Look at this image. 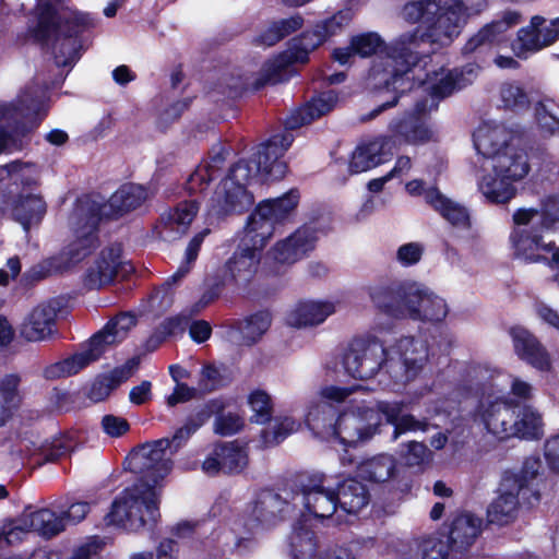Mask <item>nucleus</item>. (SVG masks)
Masks as SVG:
<instances>
[{
    "instance_id": "nucleus-1",
    "label": "nucleus",
    "mask_w": 559,
    "mask_h": 559,
    "mask_svg": "<svg viewBox=\"0 0 559 559\" xmlns=\"http://www.w3.org/2000/svg\"><path fill=\"white\" fill-rule=\"evenodd\" d=\"M486 0H417L403 5L402 16L412 24L419 25L412 32L404 33L390 47L382 88L393 92L391 99L379 104L360 120L370 121L384 110L394 107L402 95L419 87L425 82L416 81L413 68L420 61L424 52L420 44L448 46L459 36L465 23V14L479 13Z\"/></svg>"
},
{
    "instance_id": "nucleus-2",
    "label": "nucleus",
    "mask_w": 559,
    "mask_h": 559,
    "mask_svg": "<svg viewBox=\"0 0 559 559\" xmlns=\"http://www.w3.org/2000/svg\"><path fill=\"white\" fill-rule=\"evenodd\" d=\"M166 438L139 444L130 453L129 469L136 480L111 502L104 524H158L162 520L159 483L170 473L173 461L167 455Z\"/></svg>"
},
{
    "instance_id": "nucleus-3",
    "label": "nucleus",
    "mask_w": 559,
    "mask_h": 559,
    "mask_svg": "<svg viewBox=\"0 0 559 559\" xmlns=\"http://www.w3.org/2000/svg\"><path fill=\"white\" fill-rule=\"evenodd\" d=\"M518 22L516 13H508L502 20L484 25L462 48V55L473 56L475 62L448 70L426 88L427 95L419 100H426L427 107L436 111L442 100L471 85L481 68L476 62L486 63L493 49L503 41L504 33Z\"/></svg>"
},
{
    "instance_id": "nucleus-4",
    "label": "nucleus",
    "mask_w": 559,
    "mask_h": 559,
    "mask_svg": "<svg viewBox=\"0 0 559 559\" xmlns=\"http://www.w3.org/2000/svg\"><path fill=\"white\" fill-rule=\"evenodd\" d=\"M93 26L90 14L62 16L52 0H43L37 5L36 24L27 28V34L41 48L50 46L58 67H72L83 52L82 35Z\"/></svg>"
},
{
    "instance_id": "nucleus-5",
    "label": "nucleus",
    "mask_w": 559,
    "mask_h": 559,
    "mask_svg": "<svg viewBox=\"0 0 559 559\" xmlns=\"http://www.w3.org/2000/svg\"><path fill=\"white\" fill-rule=\"evenodd\" d=\"M228 155L229 150L223 144L213 145L209 158L200 163L188 176L183 189L191 199L178 202L159 215L155 229L160 239L174 241L187 233L200 210L204 192L221 175Z\"/></svg>"
},
{
    "instance_id": "nucleus-6",
    "label": "nucleus",
    "mask_w": 559,
    "mask_h": 559,
    "mask_svg": "<svg viewBox=\"0 0 559 559\" xmlns=\"http://www.w3.org/2000/svg\"><path fill=\"white\" fill-rule=\"evenodd\" d=\"M497 131H487L474 139L475 148L486 158L493 159L495 175H486L479 189L490 203L504 204L516 194L514 181L523 179L530 171L525 150L510 143L497 142Z\"/></svg>"
},
{
    "instance_id": "nucleus-7",
    "label": "nucleus",
    "mask_w": 559,
    "mask_h": 559,
    "mask_svg": "<svg viewBox=\"0 0 559 559\" xmlns=\"http://www.w3.org/2000/svg\"><path fill=\"white\" fill-rule=\"evenodd\" d=\"M0 171L7 173V177L0 179V219L10 214L28 231L32 225L43 221L47 212V203L37 192L38 176L31 165L20 160L1 166Z\"/></svg>"
},
{
    "instance_id": "nucleus-8",
    "label": "nucleus",
    "mask_w": 559,
    "mask_h": 559,
    "mask_svg": "<svg viewBox=\"0 0 559 559\" xmlns=\"http://www.w3.org/2000/svg\"><path fill=\"white\" fill-rule=\"evenodd\" d=\"M559 217L547 210H543L537 223L530 228L513 227L509 239L514 254L531 263L547 262L559 266V247L555 240H547V234L552 231Z\"/></svg>"
},
{
    "instance_id": "nucleus-9",
    "label": "nucleus",
    "mask_w": 559,
    "mask_h": 559,
    "mask_svg": "<svg viewBox=\"0 0 559 559\" xmlns=\"http://www.w3.org/2000/svg\"><path fill=\"white\" fill-rule=\"evenodd\" d=\"M299 200L300 193L294 188L281 197L260 201L250 213L245 228L257 234L260 246L267 245L277 226L295 222Z\"/></svg>"
},
{
    "instance_id": "nucleus-10",
    "label": "nucleus",
    "mask_w": 559,
    "mask_h": 559,
    "mask_svg": "<svg viewBox=\"0 0 559 559\" xmlns=\"http://www.w3.org/2000/svg\"><path fill=\"white\" fill-rule=\"evenodd\" d=\"M100 207L78 199L73 211L72 231L74 239L63 248L61 254L67 265H75L90 257L99 247Z\"/></svg>"
},
{
    "instance_id": "nucleus-11",
    "label": "nucleus",
    "mask_w": 559,
    "mask_h": 559,
    "mask_svg": "<svg viewBox=\"0 0 559 559\" xmlns=\"http://www.w3.org/2000/svg\"><path fill=\"white\" fill-rule=\"evenodd\" d=\"M388 361V348L373 335L354 337L342 360L345 372L358 380L373 378Z\"/></svg>"
},
{
    "instance_id": "nucleus-12",
    "label": "nucleus",
    "mask_w": 559,
    "mask_h": 559,
    "mask_svg": "<svg viewBox=\"0 0 559 559\" xmlns=\"http://www.w3.org/2000/svg\"><path fill=\"white\" fill-rule=\"evenodd\" d=\"M353 19L349 9H343L333 15L318 21L312 28L302 31L299 35L288 41L287 50L299 63L305 64L309 61L310 52L319 48L331 37L342 33L343 28L349 24Z\"/></svg>"
},
{
    "instance_id": "nucleus-13",
    "label": "nucleus",
    "mask_w": 559,
    "mask_h": 559,
    "mask_svg": "<svg viewBox=\"0 0 559 559\" xmlns=\"http://www.w3.org/2000/svg\"><path fill=\"white\" fill-rule=\"evenodd\" d=\"M356 476L364 481L384 485L391 492L407 495L413 484L405 467H399L396 460L390 454H378L362 460L356 466Z\"/></svg>"
},
{
    "instance_id": "nucleus-14",
    "label": "nucleus",
    "mask_w": 559,
    "mask_h": 559,
    "mask_svg": "<svg viewBox=\"0 0 559 559\" xmlns=\"http://www.w3.org/2000/svg\"><path fill=\"white\" fill-rule=\"evenodd\" d=\"M519 401L513 399L483 395L474 409V420L481 423L486 430L500 440L510 438L513 421L519 412Z\"/></svg>"
},
{
    "instance_id": "nucleus-15",
    "label": "nucleus",
    "mask_w": 559,
    "mask_h": 559,
    "mask_svg": "<svg viewBox=\"0 0 559 559\" xmlns=\"http://www.w3.org/2000/svg\"><path fill=\"white\" fill-rule=\"evenodd\" d=\"M91 511V504L86 501L56 500L47 507L35 509L27 504L19 518H7L2 524H78L82 522Z\"/></svg>"
},
{
    "instance_id": "nucleus-16",
    "label": "nucleus",
    "mask_w": 559,
    "mask_h": 559,
    "mask_svg": "<svg viewBox=\"0 0 559 559\" xmlns=\"http://www.w3.org/2000/svg\"><path fill=\"white\" fill-rule=\"evenodd\" d=\"M249 516L255 524H305L296 504L273 488H261L248 504Z\"/></svg>"
},
{
    "instance_id": "nucleus-17",
    "label": "nucleus",
    "mask_w": 559,
    "mask_h": 559,
    "mask_svg": "<svg viewBox=\"0 0 559 559\" xmlns=\"http://www.w3.org/2000/svg\"><path fill=\"white\" fill-rule=\"evenodd\" d=\"M325 476L320 473H300L295 476L294 487L304 497V506L316 519H329L340 508L337 492L325 486Z\"/></svg>"
},
{
    "instance_id": "nucleus-18",
    "label": "nucleus",
    "mask_w": 559,
    "mask_h": 559,
    "mask_svg": "<svg viewBox=\"0 0 559 559\" xmlns=\"http://www.w3.org/2000/svg\"><path fill=\"white\" fill-rule=\"evenodd\" d=\"M259 243L257 234L245 228L237 250L222 267L234 288L247 286L254 277L260 264L261 251L266 246Z\"/></svg>"
},
{
    "instance_id": "nucleus-19",
    "label": "nucleus",
    "mask_w": 559,
    "mask_h": 559,
    "mask_svg": "<svg viewBox=\"0 0 559 559\" xmlns=\"http://www.w3.org/2000/svg\"><path fill=\"white\" fill-rule=\"evenodd\" d=\"M377 414L369 406L357 407L338 414L332 440L344 447H357L377 435Z\"/></svg>"
},
{
    "instance_id": "nucleus-20",
    "label": "nucleus",
    "mask_w": 559,
    "mask_h": 559,
    "mask_svg": "<svg viewBox=\"0 0 559 559\" xmlns=\"http://www.w3.org/2000/svg\"><path fill=\"white\" fill-rule=\"evenodd\" d=\"M293 142L294 135L292 133H275L255 146L251 155L252 163L264 180L284 178L287 165L282 157Z\"/></svg>"
},
{
    "instance_id": "nucleus-21",
    "label": "nucleus",
    "mask_w": 559,
    "mask_h": 559,
    "mask_svg": "<svg viewBox=\"0 0 559 559\" xmlns=\"http://www.w3.org/2000/svg\"><path fill=\"white\" fill-rule=\"evenodd\" d=\"M415 283L391 281L370 287L369 296L382 313L406 319L411 298H416Z\"/></svg>"
},
{
    "instance_id": "nucleus-22",
    "label": "nucleus",
    "mask_w": 559,
    "mask_h": 559,
    "mask_svg": "<svg viewBox=\"0 0 559 559\" xmlns=\"http://www.w3.org/2000/svg\"><path fill=\"white\" fill-rule=\"evenodd\" d=\"M249 457L245 447L238 441H217L202 462V471L210 477L219 473L238 475L248 466Z\"/></svg>"
},
{
    "instance_id": "nucleus-23",
    "label": "nucleus",
    "mask_w": 559,
    "mask_h": 559,
    "mask_svg": "<svg viewBox=\"0 0 559 559\" xmlns=\"http://www.w3.org/2000/svg\"><path fill=\"white\" fill-rule=\"evenodd\" d=\"M254 203L253 193L230 180H222L211 198L209 215L224 219L249 211Z\"/></svg>"
},
{
    "instance_id": "nucleus-24",
    "label": "nucleus",
    "mask_w": 559,
    "mask_h": 559,
    "mask_svg": "<svg viewBox=\"0 0 559 559\" xmlns=\"http://www.w3.org/2000/svg\"><path fill=\"white\" fill-rule=\"evenodd\" d=\"M59 301L49 299L34 307L19 326L20 336L26 342L36 343L51 338L58 333L57 316Z\"/></svg>"
},
{
    "instance_id": "nucleus-25",
    "label": "nucleus",
    "mask_w": 559,
    "mask_h": 559,
    "mask_svg": "<svg viewBox=\"0 0 559 559\" xmlns=\"http://www.w3.org/2000/svg\"><path fill=\"white\" fill-rule=\"evenodd\" d=\"M144 187L135 183H124L111 194L107 202H99L90 195L80 198L81 202L94 203L100 207V222L116 221L139 209L146 200Z\"/></svg>"
},
{
    "instance_id": "nucleus-26",
    "label": "nucleus",
    "mask_w": 559,
    "mask_h": 559,
    "mask_svg": "<svg viewBox=\"0 0 559 559\" xmlns=\"http://www.w3.org/2000/svg\"><path fill=\"white\" fill-rule=\"evenodd\" d=\"M15 114L26 118L27 121H19L15 123L11 133L16 139V148L20 147L21 139L26 138L35 131L48 115V106L43 94H38L33 88H26L19 95L16 103L12 105Z\"/></svg>"
},
{
    "instance_id": "nucleus-27",
    "label": "nucleus",
    "mask_w": 559,
    "mask_h": 559,
    "mask_svg": "<svg viewBox=\"0 0 559 559\" xmlns=\"http://www.w3.org/2000/svg\"><path fill=\"white\" fill-rule=\"evenodd\" d=\"M317 240V229L305 224L275 243L272 249L273 258L282 264H294L314 250Z\"/></svg>"
},
{
    "instance_id": "nucleus-28",
    "label": "nucleus",
    "mask_w": 559,
    "mask_h": 559,
    "mask_svg": "<svg viewBox=\"0 0 559 559\" xmlns=\"http://www.w3.org/2000/svg\"><path fill=\"white\" fill-rule=\"evenodd\" d=\"M123 269L121 248L119 246L105 247L86 270L83 280L84 286L87 289H99L110 285L117 278L119 271Z\"/></svg>"
},
{
    "instance_id": "nucleus-29",
    "label": "nucleus",
    "mask_w": 559,
    "mask_h": 559,
    "mask_svg": "<svg viewBox=\"0 0 559 559\" xmlns=\"http://www.w3.org/2000/svg\"><path fill=\"white\" fill-rule=\"evenodd\" d=\"M514 353L532 367L547 371L551 366L550 356L545 346L527 329L515 325L509 329Z\"/></svg>"
},
{
    "instance_id": "nucleus-30",
    "label": "nucleus",
    "mask_w": 559,
    "mask_h": 559,
    "mask_svg": "<svg viewBox=\"0 0 559 559\" xmlns=\"http://www.w3.org/2000/svg\"><path fill=\"white\" fill-rule=\"evenodd\" d=\"M136 323L138 318L134 313L120 312L109 319L102 330L94 333L86 344L99 359L106 353L108 346L121 343Z\"/></svg>"
},
{
    "instance_id": "nucleus-31",
    "label": "nucleus",
    "mask_w": 559,
    "mask_h": 559,
    "mask_svg": "<svg viewBox=\"0 0 559 559\" xmlns=\"http://www.w3.org/2000/svg\"><path fill=\"white\" fill-rule=\"evenodd\" d=\"M433 111L427 107L426 100H416L411 112L395 120L392 131L408 143H426L431 139L432 132L426 123V118Z\"/></svg>"
},
{
    "instance_id": "nucleus-32",
    "label": "nucleus",
    "mask_w": 559,
    "mask_h": 559,
    "mask_svg": "<svg viewBox=\"0 0 559 559\" xmlns=\"http://www.w3.org/2000/svg\"><path fill=\"white\" fill-rule=\"evenodd\" d=\"M416 298H411L406 319L423 322H442L448 312L445 300L416 283Z\"/></svg>"
},
{
    "instance_id": "nucleus-33",
    "label": "nucleus",
    "mask_w": 559,
    "mask_h": 559,
    "mask_svg": "<svg viewBox=\"0 0 559 559\" xmlns=\"http://www.w3.org/2000/svg\"><path fill=\"white\" fill-rule=\"evenodd\" d=\"M337 102L338 96L333 91L323 92L312 97L304 106L286 117L284 121L285 131L283 133H290L289 131L297 130L326 115L333 110Z\"/></svg>"
},
{
    "instance_id": "nucleus-34",
    "label": "nucleus",
    "mask_w": 559,
    "mask_h": 559,
    "mask_svg": "<svg viewBox=\"0 0 559 559\" xmlns=\"http://www.w3.org/2000/svg\"><path fill=\"white\" fill-rule=\"evenodd\" d=\"M425 200L453 227L464 230L472 228L468 210L442 194L438 188L431 187L427 189L425 191Z\"/></svg>"
},
{
    "instance_id": "nucleus-35",
    "label": "nucleus",
    "mask_w": 559,
    "mask_h": 559,
    "mask_svg": "<svg viewBox=\"0 0 559 559\" xmlns=\"http://www.w3.org/2000/svg\"><path fill=\"white\" fill-rule=\"evenodd\" d=\"M340 509L347 514H356L370 502L371 495L365 484L358 477H347L336 484Z\"/></svg>"
},
{
    "instance_id": "nucleus-36",
    "label": "nucleus",
    "mask_w": 559,
    "mask_h": 559,
    "mask_svg": "<svg viewBox=\"0 0 559 559\" xmlns=\"http://www.w3.org/2000/svg\"><path fill=\"white\" fill-rule=\"evenodd\" d=\"M322 536L313 526H294L288 536L290 559H318Z\"/></svg>"
},
{
    "instance_id": "nucleus-37",
    "label": "nucleus",
    "mask_w": 559,
    "mask_h": 559,
    "mask_svg": "<svg viewBox=\"0 0 559 559\" xmlns=\"http://www.w3.org/2000/svg\"><path fill=\"white\" fill-rule=\"evenodd\" d=\"M338 414L337 409L331 404H317L309 408L306 415V425L316 438L331 441L335 433Z\"/></svg>"
},
{
    "instance_id": "nucleus-38",
    "label": "nucleus",
    "mask_w": 559,
    "mask_h": 559,
    "mask_svg": "<svg viewBox=\"0 0 559 559\" xmlns=\"http://www.w3.org/2000/svg\"><path fill=\"white\" fill-rule=\"evenodd\" d=\"M97 360V355L85 344L81 352L45 367L43 376L47 380L70 377L79 373L82 369Z\"/></svg>"
},
{
    "instance_id": "nucleus-39",
    "label": "nucleus",
    "mask_w": 559,
    "mask_h": 559,
    "mask_svg": "<svg viewBox=\"0 0 559 559\" xmlns=\"http://www.w3.org/2000/svg\"><path fill=\"white\" fill-rule=\"evenodd\" d=\"M519 412L513 421L510 438H519L522 440H538L544 435V423L540 413L533 406L525 403L519 404Z\"/></svg>"
},
{
    "instance_id": "nucleus-40",
    "label": "nucleus",
    "mask_w": 559,
    "mask_h": 559,
    "mask_svg": "<svg viewBox=\"0 0 559 559\" xmlns=\"http://www.w3.org/2000/svg\"><path fill=\"white\" fill-rule=\"evenodd\" d=\"M334 311L335 306L331 301H301L290 313L289 323L297 328L318 325Z\"/></svg>"
},
{
    "instance_id": "nucleus-41",
    "label": "nucleus",
    "mask_w": 559,
    "mask_h": 559,
    "mask_svg": "<svg viewBox=\"0 0 559 559\" xmlns=\"http://www.w3.org/2000/svg\"><path fill=\"white\" fill-rule=\"evenodd\" d=\"M520 496L523 492L515 489L499 495L487 508L485 524H511L516 518Z\"/></svg>"
},
{
    "instance_id": "nucleus-42",
    "label": "nucleus",
    "mask_w": 559,
    "mask_h": 559,
    "mask_svg": "<svg viewBox=\"0 0 559 559\" xmlns=\"http://www.w3.org/2000/svg\"><path fill=\"white\" fill-rule=\"evenodd\" d=\"M21 381L17 373H8L0 380V427H3L19 408Z\"/></svg>"
},
{
    "instance_id": "nucleus-43",
    "label": "nucleus",
    "mask_w": 559,
    "mask_h": 559,
    "mask_svg": "<svg viewBox=\"0 0 559 559\" xmlns=\"http://www.w3.org/2000/svg\"><path fill=\"white\" fill-rule=\"evenodd\" d=\"M382 153V144L377 141L356 147L348 165L350 174L368 171L385 162Z\"/></svg>"
},
{
    "instance_id": "nucleus-44",
    "label": "nucleus",
    "mask_w": 559,
    "mask_h": 559,
    "mask_svg": "<svg viewBox=\"0 0 559 559\" xmlns=\"http://www.w3.org/2000/svg\"><path fill=\"white\" fill-rule=\"evenodd\" d=\"M271 322V313L267 310H259L246 317L243 321H234L231 328L241 332L247 345H252L269 330Z\"/></svg>"
},
{
    "instance_id": "nucleus-45",
    "label": "nucleus",
    "mask_w": 559,
    "mask_h": 559,
    "mask_svg": "<svg viewBox=\"0 0 559 559\" xmlns=\"http://www.w3.org/2000/svg\"><path fill=\"white\" fill-rule=\"evenodd\" d=\"M540 467V459L530 456L524 460L520 473L513 475V489L523 492V499H526V492L531 491L533 501H530V503L539 502L540 500L539 491L530 489V484L538 476Z\"/></svg>"
},
{
    "instance_id": "nucleus-46",
    "label": "nucleus",
    "mask_w": 559,
    "mask_h": 559,
    "mask_svg": "<svg viewBox=\"0 0 559 559\" xmlns=\"http://www.w3.org/2000/svg\"><path fill=\"white\" fill-rule=\"evenodd\" d=\"M444 534L453 555L465 552L480 536L481 526H449Z\"/></svg>"
},
{
    "instance_id": "nucleus-47",
    "label": "nucleus",
    "mask_w": 559,
    "mask_h": 559,
    "mask_svg": "<svg viewBox=\"0 0 559 559\" xmlns=\"http://www.w3.org/2000/svg\"><path fill=\"white\" fill-rule=\"evenodd\" d=\"M225 408L226 404L223 399H211L191 412L186 417L183 426L193 435L210 420L214 413L225 411Z\"/></svg>"
},
{
    "instance_id": "nucleus-48",
    "label": "nucleus",
    "mask_w": 559,
    "mask_h": 559,
    "mask_svg": "<svg viewBox=\"0 0 559 559\" xmlns=\"http://www.w3.org/2000/svg\"><path fill=\"white\" fill-rule=\"evenodd\" d=\"M248 405L252 411L250 421L258 425H266L273 417V401L263 390L257 389L248 396Z\"/></svg>"
},
{
    "instance_id": "nucleus-49",
    "label": "nucleus",
    "mask_w": 559,
    "mask_h": 559,
    "mask_svg": "<svg viewBox=\"0 0 559 559\" xmlns=\"http://www.w3.org/2000/svg\"><path fill=\"white\" fill-rule=\"evenodd\" d=\"M228 286H233V283L229 282V278L222 271V269L216 270L211 276L205 278L204 290L195 304V307H207L213 301L218 299L223 290Z\"/></svg>"
},
{
    "instance_id": "nucleus-50",
    "label": "nucleus",
    "mask_w": 559,
    "mask_h": 559,
    "mask_svg": "<svg viewBox=\"0 0 559 559\" xmlns=\"http://www.w3.org/2000/svg\"><path fill=\"white\" fill-rule=\"evenodd\" d=\"M298 424L292 417H283L276 421L272 430L263 429L260 432L262 448H272L282 443L288 436L295 432Z\"/></svg>"
},
{
    "instance_id": "nucleus-51",
    "label": "nucleus",
    "mask_w": 559,
    "mask_h": 559,
    "mask_svg": "<svg viewBox=\"0 0 559 559\" xmlns=\"http://www.w3.org/2000/svg\"><path fill=\"white\" fill-rule=\"evenodd\" d=\"M296 63L292 53L286 49L278 53L273 60L265 62L262 72L266 75L271 84H277L286 80L285 74Z\"/></svg>"
},
{
    "instance_id": "nucleus-52",
    "label": "nucleus",
    "mask_w": 559,
    "mask_h": 559,
    "mask_svg": "<svg viewBox=\"0 0 559 559\" xmlns=\"http://www.w3.org/2000/svg\"><path fill=\"white\" fill-rule=\"evenodd\" d=\"M112 544L114 539L110 536L93 535L75 547L72 555L67 559H96L107 546Z\"/></svg>"
},
{
    "instance_id": "nucleus-53",
    "label": "nucleus",
    "mask_w": 559,
    "mask_h": 559,
    "mask_svg": "<svg viewBox=\"0 0 559 559\" xmlns=\"http://www.w3.org/2000/svg\"><path fill=\"white\" fill-rule=\"evenodd\" d=\"M112 544L114 539L110 536L93 535L75 547L72 555L67 559H96L107 546Z\"/></svg>"
},
{
    "instance_id": "nucleus-54",
    "label": "nucleus",
    "mask_w": 559,
    "mask_h": 559,
    "mask_svg": "<svg viewBox=\"0 0 559 559\" xmlns=\"http://www.w3.org/2000/svg\"><path fill=\"white\" fill-rule=\"evenodd\" d=\"M214 433L221 437H230L240 432L245 427V419L237 413L219 411L214 413Z\"/></svg>"
},
{
    "instance_id": "nucleus-55",
    "label": "nucleus",
    "mask_w": 559,
    "mask_h": 559,
    "mask_svg": "<svg viewBox=\"0 0 559 559\" xmlns=\"http://www.w3.org/2000/svg\"><path fill=\"white\" fill-rule=\"evenodd\" d=\"M349 44L356 56L368 58L374 55L384 41L379 34L367 32L352 36Z\"/></svg>"
},
{
    "instance_id": "nucleus-56",
    "label": "nucleus",
    "mask_w": 559,
    "mask_h": 559,
    "mask_svg": "<svg viewBox=\"0 0 559 559\" xmlns=\"http://www.w3.org/2000/svg\"><path fill=\"white\" fill-rule=\"evenodd\" d=\"M501 100L507 109L521 112L530 107V98L523 87L515 84H506L501 87Z\"/></svg>"
},
{
    "instance_id": "nucleus-57",
    "label": "nucleus",
    "mask_w": 559,
    "mask_h": 559,
    "mask_svg": "<svg viewBox=\"0 0 559 559\" xmlns=\"http://www.w3.org/2000/svg\"><path fill=\"white\" fill-rule=\"evenodd\" d=\"M64 526H12L8 532H0V535L4 538L10 537V542H2L0 548L14 543L15 539L20 538V534L24 533H36L38 536L45 539H51L63 532Z\"/></svg>"
},
{
    "instance_id": "nucleus-58",
    "label": "nucleus",
    "mask_w": 559,
    "mask_h": 559,
    "mask_svg": "<svg viewBox=\"0 0 559 559\" xmlns=\"http://www.w3.org/2000/svg\"><path fill=\"white\" fill-rule=\"evenodd\" d=\"M259 170H255V165L252 163V158H240L234 163L223 180H230L235 183H239L248 189L251 180L259 176Z\"/></svg>"
},
{
    "instance_id": "nucleus-59",
    "label": "nucleus",
    "mask_w": 559,
    "mask_h": 559,
    "mask_svg": "<svg viewBox=\"0 0 559 559\" xmlns=\"http://www.w3.org/2000/svg\"><path fill=\"white\" fill-rule=\"evenodd\" d=\"M406 407L403 401H377L373 407H370L372 412L377 414V433L380 432L381 417H384L385 423L394 426Z\"/></svg>"
},
{
    "instance_id": "nucleus-60",
    "label": "nucleus",
    "mask_w": 559,
    "mask_h": 559,
    "mask_svg": "<svg viewBox=\"0 0 559 559\" xmlns=\"http://www.w3.org/2000/svg\"><path fill=\"white\" fill-rule=\"evenodd\" d=\"M423 559H447L452 554L444 534L425 538L420 544Z\"/></svg>"
},
{
    "instance_id": "nucleus-61",
    "label": "nucleus",
    "mask_w": 559,
    "mask_h": 559,
    "mask_svg": "<svg viewBox=\"0 0 559 559\" xmlns=\"http://www.w3.org/2000/svg\"><path fill=\"white\" fill-rule=\"evenodd\" d=\"M224 386L223 376L214 364H205L200 372L198 389L201 393H211Z\"/></svg>"
},
{
    "instance_id": "nucleus-62",
    "label": "nucleus",
    "mask_w": 559,
    "mask_h": 559,
    "mask_svg": "<svg viewBox=\"0 0 559 559\" xmlns=\"http://www.w3.org/2000/svg\"><path fill=\"white\" fill-rule=\"evenodd\" d=\"M542 32L528 27H522L518 32L519 49L521 52L524 51H539L543 49L542 44Z\"/></svg>"
},
{
    "instance_id": "nucleus-63",
    "label": "nucleus",
    "mask_w": 559,
    "mask_h": 559,
    "mask_svg": "<svg viewBox=\"0 0 559 559\" xmlns=\"http://www.w3.org/2000/svg\"><path fill=\"white\" fill-rule=\"evenodd\" d=\"M102 428L109 437L119 438L130 430V424L123 417L108 414L102 418Z\"/></svg>"
},
{
    "instance_id": "nucleus-64",
    "label": "nucleus",
    "mask_w": 559,
    "mask_h": 559,
    "mask_svg": "<svg viewBox=\"0 0 559 559\" xmlns=\"http://www.w3.org/2000/svg\"><path fill=\"white\" fill-rule=\"evenodd\" d=\"M544 456L549 469L559 474V433L550 436L545 441Z\"/></svg>"
}]
</instances>
